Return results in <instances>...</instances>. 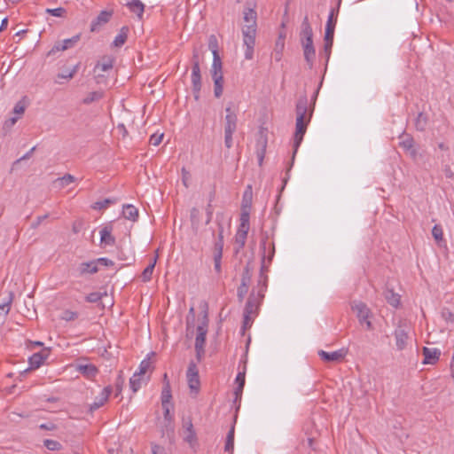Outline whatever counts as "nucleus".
Returning a JSON list of instances; mask_svg holds the SVG:
<instances>
[{
    "label": "nucleus",
    "instance_id": "obj_1",
    "mask_svg": "<svg viewBox=\"0 0 454 454\" xmlns=\"http://www.w3.org/2000/svg\"><path fill=\"white\" fill-rule=\"evenodd\" d=\"M312 36V28L309 23L308 19L306 18L302 22L300 37L303 48L304 57L308 62H312L316 55Z\"/></svg>",
    "mask_w": 454,
    "mask_h": 454
},
{
    "label": "nucleus",
    "instance_id": "obj_2",
    "mask_svg": "<svg viewBox=\"0 0 454 454\" xmlns=\"http://www.w3.org/2000/svg\"><path fill=\"white\" fill-rule=\"evenodd\" d=\"M51 354L49 348L43 347L41 342L30 341V371L40 368Z\"/></svg>",
    "mask_w": 454,
    "mask_h": 454
},
{
    "label": "nucleus",
    "instance_id": "obj_3",
    "mask_svg": "<svg viewBox=\"0 0 454 454\" xmlns=\"http://www.w3.org/2000/svg\"><path fill=\"white\" fill-rule=\"evenodd\" d=\"M237 110L233 106L229 105L225 108L224 117V142L228 148L232 145V135L237 129Z\"/></svg>",
    "mask_w": 454,
    "mask_h": 454
},
{
    "label": "nucleus",
    "instance_id": "obj_4",
    "mask_svg": "<svg viewBox=\"0 0 454 454\" xmlns=\"http://www.w3.org/2000/svg\"><path fill=\"white\" fill-rule=\"evenodd\" d=\"M296 130L294 134L295 145L298 146L303 139L307 125L309 122L310 114H308L306 104L298 105L296 109Z\"/></svg>",
    "mask_w": 454,
    "mask_h": 454
},
{
    "label": "nucleus",
    "instance_id": "obj_5",
    "mask_svg": "<svg viewBox=\"0 0 454 454\" xmlns=\"http://www.w3.org/2000/svg\"><path fill=\"white\" fill-rule=\"evenodd\" d=\"M186 380L190 395L195 397L200 390V379L199 370L194 364H191L186 372Z\"/></svg>",
    "mask_w": 454,
    "mask_h": 454
},
{
    "label": "nucleus",
    "instance_id": "obj_6",
    "mask_svg": "<svg viewBox=\"0 0 454 454\" xmlns=\"http://www.w3.org/2000/svg\"><path fill=\"white\" fill-rule=\"evenodd\" d=\"M245 58L248 60L254 57L256 28H242Z\"/></svg>",
    "mask_w": 454,
    "mask_h": 454
},
{
    "label": "nucleus",
    "instance_id": "obj_7",
    "mask_svg": "<svg viewBox=\"0 0 454 454\" xmlns=\"http://www.w3.org/2000/svg\"><path fill=\"white\" fill-rule=\"evenodd\" d=\"M352 310L356 314L360 324L365 325L367 329L372 328V323L370 321V310L367 306L363 302L354 303Z\"/></svg>",
    "mask_w": 454,
    "mask_h": 454
},
{
    "label": "nucleus",
    "instance_id": "obj_8",
    "mask_svg": "<svg viewBox=\"0 0 454 454\" xmlns=\"http://www.w3.org/2000/svg\"><path fill=\"white\" fill-rule=\"evenodd\" d=\"M207 333V321H203L200 325L197 326V335L195 340V348L197 350L198 356L204 351V344L206 340V335Z\"/></svg>",
    "mask_w": 454,
    "mask_h": 454
},
{
    "label": "nucleus",
    "instance_id": "obj_9",
    "mask_svg": "<svg viewBox=\"0 0 454 454\" xmlns=\"http://www.w3.org/2000/svg\"><path fill=\"white\" fill-rule=\"evenodd\" d=\"M348 354L347 348H340L339 350H335L333 352H325L324 350H320L318 352V356L325 362H341L344 360Z\"/></svg>",
    "mask_w": 454,
    "mask_h": 454
},
{
    "label": "nucleus",
    "instance_id": "obj_10",
    "mask_svg": "<svg viewBox=\"0 0 454 454\" xmlns=\"http://www.w3.org/2000/svg\"><path fill=\"white\" fill-rule=\"evenodd\" d=\"M191 80L194 97L195 98H199L201 89V75L199 62H195L192 66Z\"/></svg>",
    "mask_w": 454,
    "mask_h": 454
},
{
    "label": "nucleus",
    "instance_id": "obj_11",
    "mask_svg": "<svg viewBox=\"0 0 454 454\" xmlns=\"http://www.w3.org/2000/svg\"><path fill=\"white\" fill-rule=\"evenodd\" d=\"M249 231V215L247 213H244L240 217V225L236 234V239L242 246L245 244V240Z\"/></svg>",
    "mask_w": 454,
    "mask_h": 454
},
{
    "label": "nucleus",
    "instance_id": "obj_12",
    "mask_svg": "<svg viewBox=\"0 0 454 454\" xmlns=\"http://www.w3.org/2000/svg\"><path fill=\"white\" fill-rule=\"evenodd\" d=\"M184 439L192 448H195L198 444L197 435L195 431L193 430V426L192 422H187L184 424Z\"/></svg>",
    "mask_w": 454,
    "mask_h": 454
},
{
    "label": "nucleus",
    "instance_id": "obj_13",
    "mask_svg": "<svg viewBox=\"0 0 454 454\" xmlns=\"http://www.w3.org/2000/svg\"><path fill=\"white\" fill-rule=\"evenodd\" d=\"M246 25L242 28H256L257 13L254 8L247 7L243 12Z\"/></svg>",
    "mask_w": 454,
    "mask_h": 454
},
{
    "label": "nucleus",
    "instance_id": "obj_14",
    "mask_svg": "<svg viewBox=\"0 0 454 454\" xmlns=\"http://www.w3.org/2000/svg\"><path fill=\"white\" fill-rule=\"evenodd\" d=\"M408 333L409 332L403 327H398L395 331V344L398 349H403L406 347L409 340Z\"/></svg>",
    "mask_w": 454,
    "mask_h": 454
},
{
    "label": "nucleus",
    "instance_id": "obj_15",
    "mask_svg": "<svg viewBox=\"0 0 454 454\" xmlns=\"http://www.w3.org/2000/svg\"><path fill=\"white\" fill-rule=\"evenodd\" d=\"M80 275L93 274L98 270V262L96 260L90 262H83L76 268Z\"/></svg>",
    "mask_w": 454,
    "mask_h": 454
},
{
    "label": "nucleus",
    "instance_id": "obj_16",
    "mask_svg": "<svg viewBox=\"0 0 454 454\" xmlns=\"http://www.w3.org/2000/svg\"><path fill=\"white\" fill-rule=\"evenodd\" d=\"M79 40H80V35H74L72 38L65 39L60 42H57L54 44L51 51L56 52V51H66V50L73 47Z\"/></svg>",
    "mask_w": 454,
    "mask_h": 454
},
{
    "label": "nucleus",
    "instance_id": "obj_17",
    "mask_svg": "<svg viewBox=\"0 0 454 454\" xmlns=\"http://www.w3.org/2000/svg\"><path fill=\"white\" fill-rule=\"evenodd\" d=\"M12 301V294L8 293L4 298H3L0 302V325L4 321L7 314L11 309V303Z\"/></svg>",
    "mask_w": 454,
    "mask_h": 454
},
{
    "label": "nucleus",
    "instance_id": "obj_18",
    "mask_svg": "<svg viewBox=\"0 0 454 454\" xmlns=\"http://www.w3.org/2000/svg\"><path fill=\"white\" fill-rule=\"evenodd\" d=\"M112 392L111 387H105L97 396L95 402L90 405V410H96L103 406L108 400L109 395Z\"/></svg>",
    "mask_w": 454,
    "mask_h": 454
},
{
    "label": "nucleus",
    "instance_id": "obj_19",
    "mask_svg": "<svg viewBox=\"0 0 454 454\" xmlns=\"http://www.w3.org/2000/svg\"><path fill=\"white\" fill-rule=\"evenodd\" d=\"M76 370L88 379H92L98 374V369L92 364H78Z\"/></svg>",
    "mask_w": 454,
    "mask_h": 454
},
{
    "label": "nucleus",
    "instance_id": "obj_20",
    "mask_svg": "<svg viewBox=\"0 0 454 454\" xmlns=\"http://www.w3.org/2000/svg\"><path fill=\"white\" fill-rule=\"evenodd\" d=\"M100 243L103 246H113L114 244V238L112 235V228L105 226L100 230Z\"/></svg>",
    "mask_w": 454,
    "mask_h": 454
},
{
    "label": "nucleus",
    "instance_id": "obj_21",
    "mask_svg": "<svg viewBox=\"0 0 454 454\" xmlns=\"http://www.w3.org/2000/svg\"><path fill=\"white\" fill-rule=\"evenodd\" d=\"M171 398V393L168 384L162 390L161 400H162V407L165 410V417L167 419L170 420L169 417V401Z\"/></svg>",
    "mask_w": 454,
    "mask_h": 454
},
{
    "label": "nucleus",
    "instance_id": "obj_22",
    "mask_svg": "<svg viewBox=\"0 0 454 454\" xmlns=\"http://www.w3.org/2000/svg\"><path fill=\"white\" fill-rule=\"evenodd\" d=\"M424 364H434L441 354L440 350L436 348H424Z\"/></svg>",
    "mask_w": 454,
    "mask_h": 454
},
{
    "label": "nucleus",
    "instance_id": "obj_23",
    "mask_svg": "<svg viewBox=\"0 0 454 454\" xmlns=\"http://www.w3.org/2000/svg\"><path fill=\"white\" fill-rule=\"evenodd\" d=\"M112 14V11H102L97 17V20L91 24V31H95L98 27L108 22Z\"/></svg>",
    "mask_w": 454,
    "mask_h": 454
},
{
    "label": "nucleus",
    "instance_id": "obj_24",
    "mask_svg": "<svg viewBox=\"0 0 454 454\" xmlns=\"http://www.w3.org/2000/svg\"><path fill=\"white\" fill-rule=\"evenodd\" d=\"M333 13L332 12L329 16L326 27H325V45L332 46L333 44V33H334V23L333 21Z\"/></svg>",
    "mask_w": 454,
    "mask_h": 454
},
{
    "label": "nucleus",
    "instance_id": "obj_25",
    "mask_svg": "<svg viewBox=\"0 0 454 454\" xmlns=\"http://www.w3.org/2000/svg\"><path fill=\"white\" fill-rule=\"evenodd\" d=\"M28 106V101L26 96L22 97L20 100H19L12 112V114H14L16 116H19L21 118L25 113V110L27 109Z\"/></svg>",
    "mask_w": 454,
    "mask_h": 454
},
{
    "label": "nucleus",
    "instance_id": "obj_26",
    "mask_svg": "<svg viewBox=\"0 0 454 454\" xmlns=\"http://www.w3.org/2000/svg\"><path fill=\"white\" fill-rule=\"evenodd\" d=\"M214 81V93L216 98H220L223 91V74H212Z\"/></svg>",
    "mask_w": 454,
    "mask_h": 454
},
{
    "label": "nucleus",
    "instance_id": "obj_27",
    "mask_svg": "<svg viewBox=\"0 0 454 454\" xmlns=\"http://www.w3.org/2000/svg\"><path fill=\"white\" fill-rule=\"evenodd\" d=\"M149 377H143L135 372L129 380L133 392H137L142 387V385L147 381Z\"/></svg>",
    "mask_w": 454,
    "mask_h": 454
},
{
    "label": "nucleus",
    "instance_id": "obj_28",
    "mask_svg": "<svg viewBox=\"0 0 454 454\" xmlns=\"http://www.w3.org/2000/svg\"><path fill=\"white\" fill-rule=\"evenodd\" d=\"M153 362L148 357L146 359H144L139 365L138 372L136 373L143 376V377H149L147 374L151 373L153 372Z\"/></svg>",
    "mask_w": 454,
    "mask_h": 454
},
{
    "label": "nucleus",
    "instance_id": "obj_29",
    "mask_svg": "<svg viewBox=\"0 0 454 454\" xmlns=\"http://www.w3.org/2000/svg\"><path fill=\"white\" fill-rule=\"evenodd\" d=\"M123 216L131 221H136L138 217L137 208L130 204L125 205L122 210Z\"/></svg>",
    "mask_w": 454,
    "mask_h": 454
},
{
    "label": "nucleus",
    "instance_id": "obj_30",
    "mask_svg": "<svg viewBox=\"0 0 454 454\" xmlns=\"http://www.w3.org/2000/svg\"><path fill=\"white\" fill-rule=\"evenodd\" d=\"M211 74H220L222 75V62L221 59L217 53L216 51H213V63L211 67Z\"/></svg>",
    "mask_w": 454,
    "mask_h": 454
},
{
    "label": "nucleus",
    "instance_id": "obj_31",
    "mask_svg": "<svg viewBox=\"0 0 454 454\" xmlns=\"http://www.w3.org/2000/svg\"><path fill=\"white\" fill-rule=\"evenodd\" d=\"M385 298L387 301L395 308H397L400 305V295L398 294L394 293L392 290H387L385 293Z\"/></svg>",
    "mask_w": 454,
    "mask_h": 454
},
{
    "label": "nucleus",
    "instance_id": "obj_32",
    "mask_svg": "<svg viewBox=\"0 0 454 454\" xmlns=\"http://www.w3.org/2000/svg\"><path fill=\"white\" fill-rule=\"evenodd\" d=\"M156 262H157V257H154L152 260V262L149 263V265L144 270V271L141 275L143 281L148 282L151 280Z\"/></svg>",
    "mask_w": 454,
    "mask_h": 454
},
{
    "label": "nucleus",
    "instance_id": "obj_33",
    "mask_svg": "<svg viewBox=\"0 0 454 454\" xmlns=\"http://www.w3.org/2000/svg\"><path fill=\"white\" fill-rule=\"evenodd\" d=\"M128 28L125 27L120 30L113 43L115 47H121L125 43L128 37Z\"/></svg>",
    "mask_w": 454,
    "mask_h": 454
},
{
    "label": "nucleus",
    "instance_id": "obj_34",
    "mask_svg": "<svg viewBox=\"0 0 454 454\" xmlns=\"http://www.w3.org/2000/svg\"><path fill=\"white\" fill-rule=\"evenodd\" d=\"M129 10L137 14L139 18L142 17L144 13V4L139 0H132L129 4Z\"/></svg>",
    "mask_w": 454,
    "mask_h": 454
},
{
    "label": "nucleus",
    "instance_id": "obj_35",
    "mask_svg": "<svg viewBox=\"0 0 454 454\" xmlns=\"http://www.w3.org/2000/svg\"><path fill=\"white\" fill-rule=\"evenodd\" d=\"M74 177L73 176L66 175L63 177L58 178L56 180V184L60 188H64L69 185L70 184L74 183Z\"/></svg>",
    "mask_w": 454,
    "mask_h": 454
},
{
    "label": "nucleus",
    "instance_id": "obj_36",
    "mask_svg": "<svg viewBox=\"0 0 454 454\" xmlns=\"http://www.w3.org/2000/svg\"><path fill=\"white\" fill-rule=\"evenodd\" d=\"M102 97H103V93L101 91H92V92H90L83 98V103L90 104L92 102L99 100Z\"/></svg>",
    "mask_w": 454,
    "mask_h": 454
},
{
    "label": "nucleus",
    "instance_id": "obj_37",
    "mask_svg": "<svg viewBox=\"0 0 454 454\" xmlns=\"http://www.w3.org/2000/svg\"><path fill=\"white\" fill-rule=\"evenodd\" d=\"M113 67V60L110 59H105L101 62H98L96 66V70L106 72Z\"/></svg>",
    "mask_w": 454,
    "mask_h": 454
},
{
    "label": "nucleus",
    "instance_id": "obj_38",
    "mask_svg": "<svg viewBox=\"0 0 454 454\" xmlns=\"http://www.w3.org/2000/svg\"><path fill=\"white\" fill-rule=\"evenodd\" d=\"M236 383L238 384V387L235 391L236 395L242 392L244 385H245V372H239L236 380Z\"/></svg>",
    "mask_w": 454,
    "mask_h": 454
},
{
    "label": "nucleus",
    "instance_id": "obj_39",
    "mask_svg": "<svg viewBox=\"0 0 454 454\" xmlns=\"http://www.w3.org/2000/svg\"><path fill=\"white\" fill-rule=\"evenodd\" d=\"M43 443L44 446L50 450H59L61 449V444L55 440L47 439Z\"/></svg>",
    "mask_w": 454,
    "mask_h": 454
},
{
    "label": "nucleus",
    "instance_id": "obj_40",
    "mask_svg": "<svg viewBox=\"0 0 454 454\" xmlns=\"http://www.w3.org/2000/svg\"><path fill=\"white\" fill-rule=\"evenodd\" d=\"M432 235L437 242L442 241L443 239V231L439 225L434 226L432 230Z\"/></svg>",
    "mask_w": 454,
    "mask_h": 454
},
{
    "label": "nucleus",
    "instance_id": "obj_41",
    "mask_svg": "<svg viewBox=\"0 0 454 454\" xmlns=\"http://www.w3.org/2000/svg\"><path fill=\"white\" fill-rule=\"evenodd\" d=\"M163 137V133H154L150 137L149 142L151 145L157 146L162 142Z\"/></svg>",
    "mask_w": 454,
    "mask_h": 454
},
{
    "label": "nucleus",
    "instance_id": "obj_42",
    "mask_svg": "<svg viewBox=\"0 0 454 454\" xmlns=\"http://www.w3.org/2000/svg\"><path fill=\"white\" fill-rule=\"evenodd\" d=\"M20 119L19 116H16L14 114H12V116L7 119L4 123V129H11L16 122L17 121Z\"/></svg>",
    "mask_w": 454,
    "mask_h": 454
},
{
    "label": "nucleus",
    "instance_id": "obj_43",
    "mask_svg": "<svg viewBox=\"0 0 454 454\" xmlns=\"http://www.w3.org/2000/svg\"><path fill=\"white\" fill-rule=\"evenodd\" d=\"M46 12L55 17H63L66 14V10L62 7H59L55 9H47Z\"/></svg>",
    "mask_w": 454,
    "mask_h": 454
},
{
    "label": "nucleus",
    "instance_id": "obj_44",
    "mask_svg": "<svg viewBox=\"0 0 454 454\" xmlns=\"http://www.w3.org/2000/svg\"><path fill=\"white\" fill-rule=\"evenodd\" d=\"M109 204H110V200H102V201H97V202H95L92 205V208L93 209L101 210V209L106 208Z\"/></svg>",
    "mask_w": 454,
    "mask_h": 454
},
{
    "label": "nucleus",
    "instance_id": "obj_45",
    "mask_svg": "<svg viewBox=\"0 0 454 454\" xmlns=\"http://www.w3.org/2000/svg\"><path fill=\"white\" fill-rule=\"evenodd\" d=\"M223 247V240H222V237H221L220 240L215 246L214 256L222 257Z\"/></svg>",
    "mask_w": 454,
    "mask_h": 454
},
{
    "label": "nucleus",
    "instance_id": "obj_46",
    "mask_svg": "<svg viewBox=\"0 0 454 454\" xmlns=\"http://www.w3.org/2000/svg\"><path fill=\"white\" fill-rule=\"evenodd\" d=\"M96 261L98 262V268H99V266H104V267L114 266V262L109 260V259H107V258H98Z\"/></svg>",
    "mask_w": 454,
    "mask_h": 454
},
{
    "label": "nucleus",
    "instance_id": "obj_47",
    "mask_svg": "<svg viewBox=\"0 0 454 454\" xmlns=\"http://www.w3.org/2000/svg\"><path fill=\"white\" fill-rule=\"evenodd\" d=\"M182 180H183V184L185 187H188L189 186V182H190V173L185 170L184 168H183L182 170Z\"/></svg>",
    "mask_w": 454,
    "mask_h": 454
},
{
    "label": "nucleus",
    "instance_id": "obj_48",
    "mask_svg": "<svg viewBox=\"0 0 454 454\" xmlns=\"http://www.w3.org/2000/svg\"><path fill=\"white\" fill-rule=\"evenodd\" d=\"M153 454H166V450L160 445L153 444L152 447Z\"/></svg>",
    "mask_w": 454,
    "mask_h": 454
},
{
    "label": "nucleus",
    "instance_id": "obj_49",
    "mask_svg": "<svg viewBox=\"0 0 454 454\" xmlns=\"http://www.w3.org/2000/svg\"><path fill=\"white\" fill-rule=\"evenodd\" d=\"M27 156H28V153H25L22 157H20V159H18L17 160H15V161L13 162V164H12V170L17 169V168H18V166L20 165V163L23 160L27 159Z\"/></svg>",
    "mask_w": 454,
    "mask_h": 454
},
{
    "label": "nucleus",
    "instance_id": "obj_50",
    "mask_svg": "<svg viewBox=\"0 0 454 454\" xmlns=\"http://www.w3.org/2000/svg\"><path fill=\"white\" fill-rule=\"evenodd\" d=\"M232 446H233V433L231 432L228 435L226 449L229 450V449L232 448Z\"/></svg>",
    "mask_w": 454,
    "mask_h": 454
},
{
    "label": "nucleus",
    "instance_id": "obj_51",
    "mask_svg": "<svg viewBox=\"0 0 454 454\" xmlns=\"http://www.w3.org/2000/svg\"><path fill=\"white\" fill-rule=\"evenodd\" d=\"M75 317H76L75 313L71 312V311L66 312L65 316L63 317V318L66 320H72V319H74Z\"/></svg>",
    "mask_w": 454,
    "mask_h": 454
},
{
    "label": "nucleus",
    "instance_id": "obj_52",
    "mask_svg": "<svg viewBox=\"0 0 454 454\" xmlns=\"http://www.w3.org/2000/svg\"><path fill=\"white\" fill-rule=\"evenodd\" d=\"M215 257V266L216 270H220V265H221V258L219 256H214Z\"/></svg>",
    "mask_w": 454,
    "mask_h": 454
},
{
    "label": "nucleus",
    "instance_id": "obj_53",
    "mask_svg": "<svg viewBox=\"0 0 454 454\" xmlns=\"http://www.w3.org/2000/svg\"><path fill=\"white\" fill-rule=\"evenodd\" d=\"M8 25V19L7 18H4L3 20H2V23H1V26H0V31L4 30Z\"/></svg>",
    "mask_w": 454,
    "mask_h": 454
},
{
    "label": "nucleus",
    "instance_id": "obj_54",
    "mask_svg": "<svg viewBox=\"0 0 454 454\" xmlns=\"http://www.w3.org/2000/svg\"><path fill=\"white\" fill-rule=\"evenodd\" d=\"M118 129H119L120 130H121V132H122L123 136H126V135H127V130H126V128H125V126H124L123 124H119V125H118Z\"/></svg>",
    "mask_w": 454,
    "mask_h": 454
},
{
    "label": "nucleus",
    "instance_id": "obj_55",
    "mask_svg": "<svg viewBox=\"0 0 454 454\" xmlns=\"http://www.w3.org/2000/svg\"><path fill=\"white\" fill-rule=\"evenodd\" d=\"M16 387H17V385H16V384H13V385H12L10 387H7V388H8V393H10V394L14 393V388H15Z\"/></svg>",
    "mask_w": 454,
    "mask_h": 454
},
{
    "label": "nucleus",
    "instance_id": "obj_56",
    "mask_svg": "<svg viewBox=\"0 0 454 454\" xmlns=\"http://www.w3.org/2000/svg\"><path fill=\"white\" fill-rule=\"evenodd\" d=\"M28 372V368H26L25 370H23L22 372H20L19 373V377H21V376H26Z\"/></svg>",
    "mask_w": 454,
    "mask_h": 454
},
{
    "label": "nucleus",
    "instance_id": "obj_57",
    "mask_svg": "<svg viewBox=\"0 0 454 454\" xmlns=\"http://www.w3.org/2000/svg\"><path fill=\"white\" fill-rule=\"evenodd\" d=\"M277 45H279L281 48L284 47V39L279 38V40L277 43Z\"/></svg>",
    "mask_w": 454,
    "mask_h": 454
},
{
    "label": "nucleus",
    "instance_id": "obj_58",
    "mask_svg": "<svg viewBox=\"0 0 454 454\" xmlns=\"http://www.w3.org/2000/svg\"><path fill=\"white\" fill-rule=\"evenodd\" d=\"M26 33H27V29H22V30L17 32L15 35H24Z\"/></svg>",
    "mask_w": 454,
    "mask_h": 454
},
{
    "label": "nucleus",
    "instance_id": "obj_59",
    "mask_svg": "<svg viewBox=\"0 0 454 454\" xmlns=\"http://www.w3.org/2000/svg\"><path fill=\"white\" fill-rule=\"evenodd\" d=\"M403 145L405 147H410L411 145V141H408V142H403Z\"/></svg>",
    "mask_w": 454,
    "mask_h": 454
},
{
    "label": "nucleus",
    "instance_id": "obj_60",
    "mask_svg": "<svg viewBox=\"0 0 454 454\" xmlns=\"http://www.w3.org/2000/svg\"><path fill=\"white\" fill-rule=\"evenodd\" d=\"M41 427H45V428H47L44 425H41ZM48 428H49V429H53V428H54V427H53V426H51V427H48Z\"/></svg>",
    "mask_w": 454,
    "mask_h": 454
},
{
    "label": "nucleus",
    "instance_id": "obj_61",
    "mask_svg": "<svg viewBox=\"0 0 454 454\" xmlns=\"http://www.w3.org/2000/svg\"><path fill=\"white\" fill-rule=\"evenodd\" d=\"M7 376H8V377H12V376H13V374H12V373H9Z\"/></svg>",
    "mask_w": 454,
    "mask_h": 454
}]
</instances>
